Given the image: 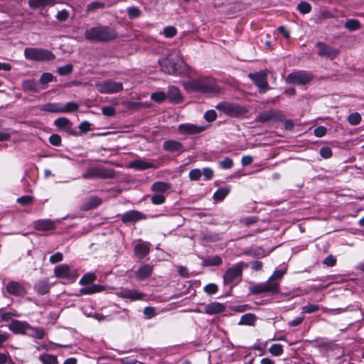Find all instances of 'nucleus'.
<instances>
[{
  "mask_svg": "<svg viewBox=\"0 0 364 364\" xmlns=\"http://www.w3.org/2000/svg\"><path fill=\"white\" fill-rule=\"evenodd\" d=\"M49 142L53 146H59L61 143V138L58 134H53L49 137Z\"/></svg>",
  "mask_w": 364,
  "mask_h": 364,
  "instance_id": "0e129e2a",
  "label": "nucleus"
},
{
  "mask_svg": "<svg viewBox=\"0 0 364 364\" xmlns=\"http://www.w3.org/2000/svg\"><path fill=\"white\" fill-rule=\"evenodd\" d=\"M35 289L38 294L44 295L49 291V285L46 281H39L35 286Z\"/></svg>",
  "mask_w": 364,
  "mask_h": 364,
  "instance_id": "f704fd0d",
  "label": "nucleus"
},
{
  "mask_svg": "<svg viewBox=\"0 0 364 364\" xmlns=\"http://www.w3.org/2000/svg\"><path fill=\"white\" fill-rule=\"evenodd\" d=\"M69 16V13L68 11L63 9L58 12L56 15V18L60 21H65Z\"/></svg>",
  "mask_w": 364,
  "mask_h": 364,
  "instance_id": "69168bd1",
  "label": "nucleus"
},
{
  "mask_svg": "<svg viewBox=\"0 0 364 364\" xmlns=\"http://www.w3.org/2000/svg\"><path fill=\"white\" fill-rule=\"evenodd\" d=\"M6 290L8 293L14 296H22L26 293L24 287L15 281H11L7 284Z\"/></svg>",
  "mask_w": 364,
  "mask_h": 364,
  "instance_id": "aec40b11",
  "label": "nucleus"
},
{
  "mask_svg": "<svg viewBox=\"0 0 364 364\" xmlns=\"http://www.w3.org/2000/svg\"><path fill=\"white\" fill-rule=\"evenodd\" d=\"M43 110L55 112V113H62L63 110H62V104L61 103H48L43 106Z\"/></svg>",
  "mask_w": 364,
  "mask_h": 364,
  "instance_id": "2f4dec72",
  "label": "nucleus"
},
{
  "mask_svg": "<svg viewBox=\"0 0 364 364\" xmlns=\"http://www.w3.org/2000/svg\"><path fill=\"white\" fill-rule=\"evenodd\" d=\"M204 263L207 266H218L222 263V259L219 257H214L205 260Z\"/></svg>",
  "mask_w": 364,
  "mask_h": 364,
  "instance_id": "864d4df0",
  "label": "nucleus"
},
{
  "mask_svg": "<svg viewBox=\"0 0 364 364\" xmlns=\"http://www.w3.org/2000/svg\"><path fill=\"white\" fill-rule=\"evenodd\" d=\"M10 331L16 334H26L29 328V323L26 321L11 320L8 325Z\"/></svg>",
  "mask_w": 364,
  "mask_h": 364,
  "instance_id": "2eb2a0df",
  "label": "nucleus"
},
{
  "mask_svg": "<svg viewBox=\"0 0 364 364\" xmlns=\"http://www.w3.org/2000/svg\"><path fill=\"white\" fill-rule=\"evenodd\" d=\"M269 352L274 356H279L283 353V347L281 344L274 343L270 346Z\"/></svg>",
  "mask_w": 364,
  "mask_h": 364,
  "instance_id": "37998d69",
  "label": "nucleus"
},
{
  "mask_svg": "<svg viewBox=\"0 0 364 364\" xmlns=\"http://www.w3.org/2000/svg\"><path fill=\"white\" fill-rule=\"evenodd\" d=\"M209 125H198L192 123H184L178 125L180 134L186 135L198 134L204 132Z\"/></svg>",
  "mask_w": 364,
  "mask_h": 364,
  "instance_id": "9d476101",
  "label": "nucleus"
},
{
  "mask_svg": "<svg viewBox=\"0 0 364 364\" xmlns=\"http://www.w3.org/2000/svg\"><path fill=\"white\" fill-rule=\"evenodd\" d=\"M170 188L171 186L169 183L158 181L152 184L151 190L156 193H163L166 192Z\"/></svg>",
  "mask_w": 364,
  "mask_h": 364,
  "instance_id": "c756f323",
  "label": "nucleus"
},
{
  "mask_svg": "<svg viewBox=\"0 0 364 364\" xmlns=\"http://www.w3.org/2000/svg\"><path fill=\"white\" fill-rule=\"evenodd\" d=\"M127 14L131 19L138 18L141 16V11L137 7H129Z\"/></svg>",
  "mask_w": 364,
  "mask_h": 364,
  "instance_id": "09e8293b",
  "label": "nucleus"
},
{
  "mask_svg": "<svg viewBox=\"0 0 364 364\" xmlns=\"http://www.w3.org/2000/svg\"><path fill=\"white\" fill-rule=\"evenodd\" d=\"M216 117L217 114L213 109L208 110L204 114L205 119L208 122H213L216 119Z\"/></svg>",
  "mask_w": 364,
  "mask_h": 364,
  "instance_id": "4d7b16f0",
  "label": "nucleus"
},
{
  "mask_svg": "<svg viewBox=\"0 0 364 364\" xmlns=\"http://www.w3.org/2000/svg\"><path fill=\"white\" fill-rule=\"evenodd\" d=\"M165 201V198L161 194H156L151 197V203L154 205H161Z\"/></svg>",
  "mask_w": 364,
  "mask_h": 364,
  "instance_id": "13d9d810",
  "label": "nucleus"
},
{
  "mask_svg": "<svg viewBox=\"0 0 364 364\" xmlns=\"http://www.w3.org/2000/svg\"><path fill=\"white\" fill-rule=\"evenodd\" d=\"M54 124L59 129H68L70 124V121L65 117H59L55 119Z\"/></svg>",
  "mask_w": 364,
  "mask_h": 364,
  "instance_id": "a19ab883",
  "label": "nucleus"
},
{
  "mask_svg": "<svg viewBox=\"0 0 364 364\" xmlns=\"http://www.w3.org/2000/svg\"><path fill=\"white\" fill-rule=\"evenodd\" d=\"M327 132V129L323 126H319L314 129V135L317 137H322L326 135Z\"/></svg>",
  "mask_w": 364,
  "mask_h": 364,
  "instance_id": "bf43d9fd",
  "label": "nucleus"
},
{
  "mask_svg": "<svg viewBox=\"0 0 364 364\" xmlns=\"http://www.w3.org/2000/svg\"><path fill=\"white\" fill-rule=\"evenodd\" d=\"M316 47L318 48L317 54L321 58L333 60L339 54V50L323 42H317Z\"/></svg>",
  "mask_w": 364,
  "mask_h": 364,
  "instance_id": "9b49d317",
  "label": "nucleus"
},
{
  "mask_svg": "<svg viewBox=\"0 0 364 364\" xmlns=\"http://www.w3.org/2000/svg\"><path fill=\"white\" fill-rule=\"evenodd\" d=\"M183 85L188 92L200 93H215L219 92V87L215 80L211 77L190 79L183 82Z\"/></svg>",
  "mask_w": 364,
  "mask_h": 364,
  "instance_id": "f257e3e1",
  "label": "nucleus"
},
{
  "mask_svg": "<svg viewBox=\"0 0 364 364\" xmlns=\"http://www.w3.org/2000/svg\"><path fill=\"white\" fill-rule=\"evenodd\" d=\"M21 87L22 90L25 92H38L45 89V87H41V85L33 79L23 80L21 83Z\"/></svg>",
  "mask_w": 364,
  "mask_h": 364,
  "instance_id": "412c9836",
  "label": "nucleus"
},
{
  "mask_svg": "<svg viewBox=\"0 0 364 364\" xmlns=\"http://www.w3.org/2000/svg\"><path fill=\"white\" fill-rule=\"evenodd\" d=\"M162 33L166 38H173L176 35L177 30L173 26H167L164 28Z\"/></svg>",
  "mask_w": 364,
  "mask_h": 364,
  "instance_id": "49530a36",
  "label": "nucleus"
},
{
  "mask_svg": "<svg viewBox=\"0 0 364 364\" xmlns=\"http://www.w3.org/2000/svg\"><path fill=\"white\" fill-rule=\"evenodd\" d=\"M102 112L106 117H112L115 114V109L112 107L106 106L102 108Z\"/></svg>",
  "mask_w": 364,
  "mask_h": 364,
  "instance_id": "680f3d73",
  "label": "nucleus"
},
{
  "mask_svg": "<svg viewBox=\"0 0 364 364\" xmlns=\"http://www.w3.org/2000/svg\"><path fill=\"white\" fill-rule=\"evenodd\" d=\"M226 306L222 303L213 301L205 306L203 310H198V312L213 315L225 311Z\"/></svg>",
  "mask_w": 364,
  "mask_h": 364,
  "instance_id": "dca6fc26",
  "label": "nucleus"
},
{
  "mask_svg": "<svg viewBox=\"0 0 364 364\" xmlns=\"http://www.w3.org/2000/svg\"><path fill=\"white\" fill-rule=\"evenodd\" d=\"M228 194V190L225 188L218 190L213 195L215 200H222Z\"/></svg>",
  "mask_w": 364,
  "mask_h": 364,
  "instance_id": "3c124183",
  "label": "nucleus"
},
{
  "mask_svg": "<svg viewBox=\"0 0 364 364\" xmlns=\"http://www.w3.org/2000/svg\"><path fill=\"white\" fill-rule=\"evenodd\" d=\"M55 227V222L50 219L38 220L33 223V228L39 231L53 230Z\"/></svg>",
  "mask_w": 364,
  "mask_h": 364,
  "instance_id": "6ab92c4d",
  "label": "nucleus"
},
{
  "mask_svg": "<svg viewBox=\"0 0 364 364\" xmlns=\"http://www.w3.org/2000/svg\"><path fill=\"white\" fill-rule=\"evenodd\" d=\"M274 117V114L272 111H267L259 113L256 118V121L259 122H267L273 119Z\"/></svg>",
  "mask_w": 364,
  "mask_h": 364,
  "instance_id": "c9c22d12",
  "label": "nucleus"
},
{
  "mask_svg": "<svg viewBox=\"0 0 364 364\" xmlns=\"http://www.w3.org/2000/svg\"><path fill=\"white\" fill-rule=\"evenodd\" d=\"M154 164L144 159H136L129 164V167L137 170H145L152 168Z\"/></svg>",
  "mask_w": 364,
  "mask_h": 364,
  "instance_id": "a878e982",
  "label": "nucleus"
},
{
  "mask_svg": "<svg viewBox=\"0 0 364 364\" xmlns=\"http://www.w3.org/2000/svg\"><path fill=\"white\" fill-rule=\"evenodd\" d=\"M116 31L108 26H95L85 31V38L95 42H107L116 38Z\"/></svg>",
  "mask_w": 364,
  "mask_h": 364,
  "instance_id": "7ed1b4c3",
  "label": "nucleus"
},
{
  "mask_svg": "<svg viewBox=\"0 0 364 364\" xmlns=\"http://www.w3.org/2000/svg\"><path fill=\"white\" fill-rule=\"evenodd\" d=\"M63 256L60 252H56L54 255L50 257V262L52 264H55L60 262L63 260Z\"/></svg>",
  "mask_w": 364,
  "mask_h": 364,
  "instance_id": "774afa93",
  "label": "nucleus"
},
{
  "mask_svg": "<svg viewBox=\"0 0 364 364\" xmlns=\"http://www.w3.org/2000/svg\"><path fill=\"white\" fill-rule=\"evenodd\" d=\"M319 309V306L316 304H307L302 307V312L306 314H311L317 311Z\"/></svg>",
  "mask_w": 364,
  "mask_h": 364,
  "instance_id": "5fc2aeb1",
  "label": "nucleus"
},
{
  "mask_svg": "<svg viewBox=\"0 0 364 364\" xmlns=\"http://www.w3.org/2000/svg\"><path fill=\"white\" fill-rule=\"evenodd\" d=\"M229 309L235 312H244L250 309V306L247 304L232 306Z\"/></svg>",
  "mask_w": 364,
  "mask_h": 364,
  "instance_id": "e2e57ef3",
  "label": "nucleus"
},
{
  "mask_svg": "<svg viewBox=\"0 0 364 364\" xmlns=\"http://www.w3.org/2000/svg\"><path fill=\"white\" fill-rule=\"evenodd\" d=\"M24 56L27 60L33 61H50L55 58L51 51L37 48H26Z\"/></svg>",
  "mask_w": 364,
  "mask_h": 364,
  "instance_id": "39448f33",
  "label": "nucleus"
},
{
  "mask_svg": "<svg viewBox=\"0 0 364 364\" xmlns=\"http://www.w3.org/2000/svg\"><path fill=\"white\" fill-rule=\"evenodd\" d=\"M248 110L237 104L229 103V116L231 117H241L245 115Z\"/></svg>",
  "mask_w": 364,
  "mask_h": 364,
  "instance_id": "393cba45",
  "label": "nucleus"
},
{
  "mask_svg": "<svg viewBox=\"0 0 364 364\" xmlns=\"http://www.w3.org/2000/svg\"><path fill=\"white\" fill-rule=\"evenodd\" d=\"M114 171L112 169H108L104 167H92L87 170L82 174V178L85 179L93 178H112L114 177Z\"/></svg>",
  "mask_w": 364,
  "mask_h": 364,
  "instance_id": "6e6552de",
  "label": "nucleus"
},
{
  "mask_svg": "<svg viewBox=\"0 0 364 364\" xmlns=\"http://www.w3.org/2000/svg\"><path fill=\"white\" fill-rule=\"evenodd\" d=\"M105 7V4L100 1H92L87 6L86 11L87 13L95 12L98 9H102Z\"/></svg>",
  "mask_w": 364,
  "mask_h": 364,
  "instance_id": "e433bc0d",
  "label": "nucleus"
},
{
  "mask_svg": "<svg viewBox=\"0 0 364 364\" xmlns=\"http://www.w3.org/2000/svg\"><path fill=\"white\" fill-rule=\"evenodd\" d=\"M56 2V0H29L28 5L33 9H38L46 6H53Z\"/></svg>",
  "mask_w": 364,
  "mask_h": 364,
  "instance_id": "5701e85b",
  "label": "nucleus"
},
{
  "mask_svg": "<svg viewBox=\"0 0 364 364\" xmlns=\"http://www.w3.org/2000/svg\"><path fill=\"white\" fill-rule=\"evenodd\" d=\"M96 278L95 274L87 273L80 279L79 284L81 285H87L93 283L96 280Z\"/></svg>",
  "mask_w": 364,
  "mask_h": 364,
  "instance_id": "4c0bfd02",
  "label": "nucleus"
},
{
  "mask_svg": "<svg viewBox=\"0 0 364 364\" xmlns=\"http://www.w3.org/2000/svg\"><path fill=\"white\" fill-rule=\"evenodd\" d=\"M102 203V200L97 196H92L87 199V201L83 205L85 210H90L97 207Z\"/></svg>",
  "mask_w": 364,
  "mask_h": 364,
  "instance_id": "7c9ffc66",
  "label": "nucleus"
},
{
  "mask_svg": "<svg viewBox=\"0 0 364 364\" xmlns=\"http://www.w3.org/2000/svg\"><path fill=\"white\" fill-rule=\"evenodd\" d=\"M95 87L99 92L102 94H115L123 90V85L120 82L107 80L97 82Z\"/></svg>",
  "mask_w": 364,
  "mask_h": 364,
  "instance_id": "423d86ee",
  "label": "nucleus"
},
{
  "mask_svg": "<svg viewBox=\"0 0 364 364\" xmlns=\"http://www.w3.org/2000/svg\"><path fill=\"white\" fill-rule=\"evenodd\" d=\"M361 121V116L358 112L351 113L348 117V122L351 125H357Z\"/></svg>",
  "mask_w": 364,
  "mask_h": 364,
  "instance_id": "a18cd8bd",
  "label": "nucleus"
},
{
  "mask_svg": "<svg viewBox=\"0 0 364 364\" xmlns=\"http://www.w3.org/2000/svg\"><path fill=\"white\" fill-rule=\"evenodd\" d=\"M285 271L277 270L270 277L268 281L264 283L256 284L250 288V292L252 294H259L265 292L276 293L278 291L279 283L276 279H280L284 274Z\"/></svg>",
  "mask_w": 364,
  "mask_h": 364,
  "instance_id": "20e7f679",
  "label": "nucleus"
},
{
  "mask_svg": "<svg viewBox=\"0 0 364 364\" xmlns=\"http://www.w3.org/2000/svg\"><path fill=\"white\" fill-rule=\"evenodd\" d=\"M105 289V287L101 284H91L83 288H81L79 290V294H77V296H81L82 294H92L95 293L102 291Z\"/></svg>",
  "mask_w": 364,
  "mask_h": 364,
  "instance_id": "b1692460",
  "label": "nucleus"
},
{
  "mask_svg": "<svg viewBox=\"0 0 364 364\" xmlns=\"http://www.w3.org/2000/svg\"><path fill=\"white\" fill-rule=\"evenodd\" d=\"M167 97L170 102L174 103H179L183 100V95L180 90L173 85L168 86Z\"/></svg>",
  "mask_w": 364,
  "mask_h": 364,
  "instance_id": "4be33fe9",
  "label": "nucleus"
},
{
  "mask_svg": "<svg viewBox=\"0 0 364 364\" xmlns=\"http://www.w3.org/2000/svg\"><path fill=\"white\" fill-rule=\"evenodd\" d=\"M79 109V105L76 102H69L65 105L62 104V113L75 112Z\"/></svg>",
  "mask_w": 364,
  "mask_h": 364,
  "instance_id": "ea45409f",
  "label": "nucleus"
},
{
  "mask_svg": "<svg viewBox=\"0 0 364 364\" xmlns=\"http://www.w3.org/2000/svg\"><path fill=\"white\" fill-rule=\"evenodd\" d=\"M313 78L314 75L311 73L297 71L288 75L286 81L289 84L304 85L310 82Z\"/></svg>",
  "mask_w": 364,
  "mask_h": 364,
  "instance_id": "1a4fd4ad",
  "label": "nucleus"
},
{
  "mask_svg": "<svg viewBox=\"0 0 364 364\" xmlns=\"http://www.w3.org/2000/svg\"><path fill=\"white\" fill-rule=\"evenodd\" d=\"M256 316L253 314H246L241 317V319L239 322L240 325H254L256 321Z\"/></svg>",
  "mask_w": 364,
  "mask_h": 364,
  "instance_id": "72a5a7b5",
  "label": "nucleus"
},
{
  "mask_svg": "<svg viewBox=\"0 0 364 364\" xmlns=\"http://www.w3.org/2000/svg\"><path fill=\"white\" fill-rule=\"evenodd\" d=\"M202 172L198 168H194L189 172V178L192 181H198L200 179Z\"/></svg>",
  "mask_w": 364,
  "mask_h": 364,
  "instance_id": "6e6d98bb",
  "label": "nucleus"
},
{
  "mask_svg": "<svg viewBox=\"0 0 364 364\" xmlns=\"http://www.w3.org/2000/svg\"><path fill=\"white\" fill-rule=\"evenodd\" d=\"M297 8L300 13L303 14H309L311 9V5L306 1H301L299 3Z\"/></svg>",
  "mask_w": 364,
  "mask_h": 364,
  "instance_id": "de8ad7c7",
  "label": "nucleus"
},
{
  "mask_svg": "<svg viewBox=\"0 0 364 364\" xmlns=\"http://www.w3.org/2000/svg\"><path fill=\"white\" fill-rule=\"evenodd\" d=\"M39 360L43 364H58L57 357L51 354H41L39 355Z\"/></svg>",
  "mask_w": 364,
  "mask_h": 364,
  "instance_id": "473e14b6",
  "label": "nucleus"
},
{
  "mask_svg": "<svg viewBox=\"0 0 364 364\" xmlns=\"http://www.w3.org/2000/svg\"><path fill=\"white\" fill-rule=\"evenodd\" d=\"M163 149L168 152L180 154L185 151L183 145L178 141L170 139L165 141L163 144Z\"/></svg>",
  "mask_w": 364,
  "mask_h": 364,
  "instance_id": "f3484780",
  "label": "nucleus"
},
{
  "mask_svg": "<svg viewBox=\"0 0 364 364\" xmlns=\"http://www.w3.org/2000/svg\"><path fill=\"white\" fill-rule=\"evenodd\" d=\"M344 26L346 29L353 31L360 28V23L356 19H349L345 23Z\"/></svg>",
  "mask_w": 364,
  "mask_h": 364,
  "instance_id": "58836bf2",
  "label": "nucleus"
},
{
  "mask_svg": "<svg viewBox=\"0 0 364 364\" xmlns=\"http://www.w3.org/2000/svg\"><path fill=\"white\" fill-rule=\"evenodd\" d=\"M153 268L150 264H144L140 267L136 272V277L141 280L151 276Z\"/></svg>",
  "mask_w": 364,
  "mask_h": 364,
  "instance_id": "cd10ccee",
  "label": "nucleus"
},
{
  "mask_svg": "<svg viewBox=\"0 0 364 364\" xmlns=\"http://www.w3.org/2000/svg\"><path fill=\"white\" fill-rule=\"evenodd\" d=\"M320 154L324 159H328L332 156V151L328 146H323L320 149Z\"/></svg>",
  "mask_w": 364,
  "mask_h": 364,
  "instance_id": "052dcab7",
  "label": "nucleus"
},
{
  "mask_svg": "<svg viewBox=\"0 0 364 364\" xmlns=\"http://www.w3.org/2000/svg\"><path fill=\"white\" fill-rule=\"evenodd\" d=\"M53 75L50 73H44L42 74L39 79V83L41 87H44L45 85L52 82L53 80Z\"/></svg>",
  "mask_w": 364,
  "mask_h": 364,
  "instance_id": "c03bdc74",
  "label": "nucleus"
},
{
  "mask_svg": "<svg viewBox=\"0 0 364 364\" xmlns=\"http://www.w3.org/2000/svg\"><path fill=\"white\" fill-rule=\"evenodd\" d=\"M150 249L146 243H138L134 247V253L136 257L143 258L149 253Z\"/></svg>",
  "mask_w": 364,
  "mask_h": 364,
  "instance_id": "c85d7f7f",
  "label": "nucleus"
},
{
  "mask_svg": "<svg viewBox=\"0 0 364 364\" xmlns=\"http://www.w3.org/2000/svg\"><path fill=\"white\" fill-rule=\"evenodd\" d=\"M161 70L171 75H186L188 70V65L180 58L166 57L159 60Z\"/></svg>",
  "mask_w": 364,
  "mask_h": 364,
  "instance_id": "f03ea898",
  "label": "nucleus"
},
{
  "mask_svg": "<svg viewBox=\"0 0 364 364\" xmlns=\"http://www.w3.org/2000/svg\"><path fill=\"white\" fill-rule=\"evenodd\" d=\"M146 218V216L144 214L136 210L127 211L122 215V220L125 223H135Z\"/></svg>",
  "mask_w": 364,
  "mask_h": 364,
  "instance_id": "a211bd4d",
  "label": "nucleus"
},
{
  "mask_svg": "<svg viewBox=\"0 0 364 364\" xmlns=\"http://www.w3.org/2000/svg\"><path fill=\"white\" fill-rule=\"evenodd\" d=\"M245 267H247V265L243 262H240L232 268H229V283L238 284L241 281L242 272Z\"/></svg>",
  "mask_w": 364,
  "mask_h": 364,
  "instance_id": "4468645a",
  "label": "nucleus"
},
{
  "mask_svg": "<svg viewBox=\"0 0 364 364\" xmlns=\"http://www.w3.org/2000/svg\"><path fill=\"white\" fill-rule=\"evenodd\" d=\"M116 295L118 297L124 299H129L130 301L144 300L146 295L141 292L138 291L136 289H132L128 288H121L116 291Z\"/></svg>",
  "mask_w": 364,
  "mask_h": 364,
  "instance_id": "ddd939ff",
  "label": "nucleus"
},
{
  "mask_svg": "<svg viewBox=\"0 0 364 364\" xmlns=\"http://www.w3.org/2000/svg\"><path fill=\"white\" fill-rule=\"evenodd\" d=\"M33 201V198L30 196H23L18 198H17V202L21 205H28L31 203Z\"/></svg>",
  "mask_w": 364,
  "mask_h": 364,
  "instance_id": "338daca9",
  "label": "nucleus"
},
{
  "mask_svg": "<svg viewBox=\"0 0 364 364\" xmlns=\"http://www.w3.org/2000/svg\"><path fill=\"white\" fill-rule=\"evenodd\" d=\"M54 274L58 278L65 280L67 283H73L77 277L76 270H72L68 264L58 265L54 269Z\"/></svg>",
  "mask_w": 364,
  "mask_h": 364,
  "instance_id": "0eeeda50",
  "label": "nucleus"
},
{
  "mask_svg": "<svg viewBox=\"0 0 364 364\" xmlns=\"http://www.w3.org/2000/svg\"><path fill=\"white\" fill-rule=\"evenodd\" d=\"M248 77L259 88V92L264 93L269 90V85L267 80V74L266 72L249 73Z\"/></svg>",
  "mask_w": 364,
  "mask_h": 364,
  "instance_id": "f8f14e48",
  "label": "nucleus"
},
{
  "mask_svg": "<svg viewBox=\"0 0 364 364\" xmlns=\"http://www.w3.org/2000/svg\"><path fill=\"white\" fill-rule=\"evenodd\" d=\"M73 70V65L71 64H67L64 66L59 67L58 68V73L60 75H66L70 74Z\"/></svg>",
  "mask_w": 364,
  "mask_h": 364,
  "instance_id": "8fccbe9b",
  "label": "nucleus"
},
{
  "mask_svg": "<svg viewBox=\"0 0 364 364\" xmlns=\"http://www.w3.org/2000/svg\"><path fill=\"white\" fill-rule=\"evenodd\" d=\"M45 330L43 328L39 327H33L29 324V328H28V331H26V335L37 338V339H43L45 336Z\"/></svg>",
  "mask_w": 364,
  "mask_h": 364,
  "instance_id": "bb28decb",
  "label": "nucleus"
},
{
  "mask_svg": "<svg viewBox=\"0 0 364 364\" xmlns=\"http://www.w3.org/2000/svg\"><path fill=\"white\" fill-rule=\"evenodd\" d=\"M167 95L164 92H156L151 95V99L158 103H161L165 101Z\"/></svg>",
  "mask_w": 364,
  "mask_h": 364,
  "instance_id": "79ce46f5",
  "label": "nucleus"
},
{
  "mask_svg": "<svg viewBox=\"0 0 364 364\" xmlns=\"http://www.w3.org/2000/svg\"><path fill=\"white\" fill-rule=\"evenodd\" d=\"M218 290V286L213 283H210L204 287V291L208 294H214Z\"/></svg>",
  "mask_w": 364,
  "mask_h": 364,
  "instance_id": "603ef678",
  "label": "nucleus"
}]
</instances>
